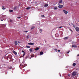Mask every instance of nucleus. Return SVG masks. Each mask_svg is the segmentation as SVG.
Wrapping results in <instances>:
<instances>
[{"label":"nucleus","mask_w":79,"mask_h":79,"mask_svg":"<svg viewBox=\"0 0 79 79\" xmlns=\"http://www.w3.org/2000/svg\"><path fill=\"white\" fill-rule=\"evenodd\" d=\"M77 73L76 72H74L72 73V75L73 76H75L76 75V73Z\"/></svg>","instance_id":"1"},{"label":"nucleus","mask_w":79,"mask_h":79,"mask_svg":"<svg viewBox=\"0 0 79 79\" xmlns=\"http://www.w3.org/2000/svg\"><path fill=\"white\" fill-rule=\"evenodd\" d=\"M63 6H63V5H60L58 6V8H63Z\"/></svg>","instance_id":"2"},{"label":"nucleus","mask_w":79,"mask_h":79,"mask_svg":"<svg viewBox=\"0 0 79 79\" xmlns=\"http://www.w3.org/2000/svg\"><path fill=\"white\" fill-rule=\"evenodd\" d=\"M63 11L64 13H65V14H68V11L64 10H63Z\"/></svg>","instance_id":"3"},{"label":"nucleus","mask_w":79,"mask_h":79,"mask_svg":"<svg viewBox=\"0 0 79 79\" xmlns=\"http://www.w3.org/2000/svg\"><path fill=\"white\" fill-rule=\"evenodd\" d=\"M77 32H79V28L78 27H76L75 28Z\"/></svg>","instance_id":"4"},{"label":"nucleus","mask_w":79,"mask_h":79,"mask_svg":"<svg viewBox=\"0 0 79 79\" xmlns=\"http://www.w3.org/2000/svg\"><path fill=\"white\" fill-rule=\"evenodd\" d=\"M28 44L29 45H34V44L33 43H28Z\"/></svg>","instance_id":"5"},{"label":"nucleus","mask_w":79,"mask_h":79,"mask_svg":"<svg viewBox=\"0 0 79 79\" xmlns=\"http://www.w3.org/2000/svg\"><path fill=\"white\" fill-rule=\"evenodd\" d=\"M13 52L14 54H15V55H17V53L16 52V51H13Z\"/></svg>","instance_id":"6"},{"label":"nucleus","mask_w":79,"mask_h":79,"mask_svg":"<svg viewBox=\"0 0 79 79\" xmlns=\"http://www.w3.org/2000/svg\"><path fill=\"white\" fill-rule=\"evenodd\" d=\"M15 45H18V42L17 41H15Z\"/></svg>","instance_id":"7"},{"label":"nucleus","mask_w":79,"mask_h":79,"mask_svg":"<svg viewBox=\"0 0 79 79\" xmlns=\"http://www.w3.org/2000/svg\"><path fill=\"white\" fill-rule=\"evenodd\" d=\"M72 47H74V48H76V47H77V46L76 45H72Z\"/></svg>","instance_id":"8"},{"label":"nucleus","mask_w":79,"mask_h":79,"mask_svg":"<svg viewBox=\"0 0 79 79\" xmlns=\"http://www.w3.org/2000/svg\"><path fill=\"white\" fill-rule=\"evenodd\" d=\"M48 4H45L44 5V7H47V6H48Z\"/></svg>","instance_id":"9"},{"label":"nucleus","mask_w":79,"mask_h":79,"mask_svg":"<svg viewBox=\"0 0 79 79\" xmlns=\"http://www.w3.org/2000/svg\"><path fill=\"white\" fill-rule=\"evenodd\" d=\"M63 2V1L62 0H61L60 1H59V3H62Z\"/></svg>","instance_id":"10"},{"label":"nucleus","mask_w":79,"mask_h":79,"mask_svg":"<svg viewBox=\"0 0 79 79\" xmlns=\"http://www.w3.org/2000/svg\"><path fill=\"white\" fill-rule=\"evenodd\" d=\"M68 39V37H66L65 38H64V40H67V39Z\"/></svg>","instance_id":"11"},{"label":"nucleus","mask_w":79,"mask_h":79,"mask_svg":"<svg viewBox=\"0 0 79 79\" xmlns=\"http://www.w3.org/2000/svg\"><path fill=\"white\" fill-rule=\"evenodd\" d=\"M27 66V64H25L24 65H22L23 68H24L25 66Z\"/></svg>","instance_id":"12"},{"label":"nucleus","mask_w":79,"mask_h":79,"mask_svg":"<svg viewBox=\"0 0 79 79\" xmlns=\"http://www.w3.org/2000/svg\"><path fill=\"white\" fill-rule=\"evenodd\" d=\"M31 57H32V58H33V57H34V55L33 54H31Z\"/></svg>","instance_id":"13"},{"label":"nucleus","mask_w":79,"mask_h":79,"mask_svg":"<svg viewBox=\"0 0 79 79\" xmlns=\"http://www.w3.org/2000/svg\"><path fill=\"white\" fill-rule=\"evenodd\" d=\"M17 8V7L16 6H15L14 8V10H16Z\"/></svg>","instance_id":"14"},{"label":"nucleus","mask_w":79,"mask_h":79,"mask_svg":"<svg viewBox=\"0 0 79 79\" xmlns=\"http://www.w3.org/2000/svg\"><path fill=\"white\" fill-rule=\"evenodd\" d=\"M44 53V52H43L42 51H41L40 52V55H43V54Z\"/></svg>","instance_id":"15"},{"label":"nucleus","mask_w":79,"mask_h":79,"mask_svg":"<svg viewBox=\"0 0 79 79\" xmlns=\"http://www.w3.org/2000/svg\"><path fill=\"white\" fill-rule=\"evenodd\" d=\"M42 30L41 29H40L39 32H40V33H42Z\"/></svg>","instance_id":"16"},{"label":"nucleus","mask_w":79,"mask_h":79,"mask_svg":"<svg viewBox=\"0 0 79 79\" xmlns=\"http://www.w3.org/2000/svg\"><path fill=\"white\" fill-rule=\"evenodd\" d=\"M76 63H74L73 64V66H76Z\"/></svg>","instance_id":"17"},{"label":"nucleus","mask_w":79,"mask_h":79,"mask_svg":"<svg viewBox=\"0 0 79 79\" xmlns=\"http://www.w3.org/2000/svg\"><path fill=\"white\" fill-rule=\"evenodd\" d=\"M58 9V8L56 7H55L54 8V10H57Z\"/></svg>","instance_id":"18"},{"label":"nucleus","mask_w":79,"mask_h":79,"mask_svg":"<svg viewBox=\"0 0 79 79\" xmlns=\"http://www.w3.org/2000/svg\"><path fill=\"white\" fill-rule=\"evenodd\" d=\"M72 44H73V45H76V43L74 42H73V43H72Z\"/></svg>","instance_id":"19"},{"label":"nucleus","mask_w":79,"mask_h":79,"mask_svg":"<svg viewBox=\"0 0 79 79\" xmlns=\"http://www.w3.org/2000/svg\"><path fill=\"white\" fill-rule=\"evenodd\" d=\"M8 69H12V67H8Z\"/></svg>","instance_id":"20"},{"label":"nucleus","mask_w":79,"mask_h":79,"mask_svg":"<svg viewBox=\"0 0 79 79\" xmlns=\"http://www.w3.org/2000/svg\"><path fill=\"white\" fill-rule=\"evenodd\" d=\"M35 28V27L34 26H33L32 27V28H31V30L33 29H34Z\"/></svg>","instance_id":"21"},{"label":"nucleus","mask_w":79,"mask_h":79,"mask_svg":"<svg viewBox=\"0 0 79 79\" xmlns=\"http://www.w3.org/2000/svg\"><path fill=\"white\" fill-rule=\"evenodd\" d=\"M26 47H27V48H30L31 47L27 46H26Z\"/></svg>","instance_id":"22"},{"label":"nucleus","mask_w":79,"mask_h":79,"mask_svg":"<svg viewBox=\"0 0 79 79\" xmlns=\"http://www.w3.org/2000/svg\"><path fill=\"white\" fill-rule=\"evenodd\" d=\"M13 10H9V12H10V13H11V12H13Z\"/></svg>","instance_id":"23"},{"label":"nucleus","mask_w":79,"mask_h":79,"mask_svg":"<svg viewBox=\"0 0 79 79\" xmlns=\"http://www.w3.org/2000/svg\"><path fill=\"white\" fill-rule=\"evenodd\" d=\"M41 17L42 18H44L45 17V16L43 15H41Z\"/></svg>","instance_id":"24"},{"label":"nucleus","mask_w":79,"mask_h":79,"mask_svg":"<svg viewBox=\"0 0 79 79\" xmlns=\"http://www.w3.org/2000/svg\"><path fill=\"white\" fill-rule=\"evenodd\" d=\"M39 48H37L35 49V50H36V51H37V50H39Z\"/></svg>","instance_id":"25"},{"label":"nucleus","mask_w":79,"mask_h":79,"mask_svg":"<svg viewBox=\"0 0 79 79\" xmlns=\"http://www.w3.org/2000/svg\"><path fill=\"white\" fill-rule=\"evenodd\" d=\"M30 8H31V7H27L26 8V9H27V10H29Z\"/></svg>","instance_id":"26"},{"label":"nucleus","mask_w":79,"mask_h":79,"mask_svg":"<svg viewBox=\"0 0 79 79\" xmlns=\"http://www.w3.org/2000/svg\"><path fill=\"white\" fill-rule=\"evenodd\" d=\"M26 38L27 39H29V35H27L26 36Z\"/></svg>","instance_id":"27"},{"label":"nucleus","mask_w":79,"mask_h":79,"mask_svg":"<svg viewBox=\"0 0 79 79\" xmlns=\"http://www.w3.org/2000/svg\"><path fill=\"white\" fill-rule=\"evenodd\" d=\"M29 50H30V51L31 52H32V49H29Z\"/></svg>","instance_id":"28"},{"label":"nucleus","mask_w":79,"mask_h":79,"mask_svg":"<svg viewBox=\"0 0 79 79\" xmlns=\"http://www.w3.org/2000/svg\"><path fill=\"white\" fill-rule=\"evenodd\" d=\"M24 32L27 33L28 32V31H24Z\"/></svg>","instance_id":"29"},{"label":"nucleus","mask_w":79,"mask_h":79,"mask_svg":"<svg viewBox=\"0 0 79 79\" xmlns=\"http://www.w3.org/2000/svg\"><path fill=\"white\" fill-rule=\"evenodd\" d=\"M73 25L74 27H76V26H75V25H74L73 24Z\"/></svg>","instance_id":"30"},{"label":"nucleus","mask_w":79,"mask_h":79,"mask_svg":"<svg viewBox=\"0 0 79 79\" xmlns=\"http://www.w3.org/2000/svg\"><path fill=\"white\" fill-rule=\"evenodd\" d=\"M62 27H62V26L59 27V28H62Z\"/></svg>","instance_id":"31"},{"label":"nucleus","mask_w":79,"mask_h":79,"mask_svg":"<svg viewBox=\"0 0 79 79\" xmlns=\"http://www.w3.org/2000/svg\"><path fill=\"white\" fill-rule=\"evenodd\" d=\"M70 52V51H68V52H67V53H69V52Z\"/></svg>","instance_id":"32"},{"label":"nucleus","mask_w":79,"mask_h":79,"mask_svg":"<svg viewBox=\"0 0 79 79\" xmlns=\"http://www.w3.org/2000/svg\"><path fill=\"white\" fill-rule=\"evenodd\" d=\"M2 9L3 10H5V7H3V8H2Z\"/></svg>","instance_id":"33"},{"label":"nucleus","mask_w":79,"mask_h":79,"mask_svg":"<svg viewBox=\"0 0 79 79\" xmlns=\"http://www.w3.org/2000/svg\"><path fill=\"white\" fill-rule=\"evenodd\" d=\"M54 50L55 51H57V49H54Z\"/></svg>","instance_id":"34"},{"label":"nucleus","mask_w":79,"mask_h":79,"mask_svg":"<svg viewBox=\"0 0 79 79\" xmlns=\"http://www.w3.org/2000/svg\"><path fill=\"white\" fill-rule=\"evenodd\" d=\"M18 18H19V19L20 18H21V17H18Z\"/></svg>","instance_id":"35"},{"label":"nucleus","mask_w":79,"mask_h":79,"mask_svg":"<svg viewBox=\"0 0 79 79\" xmlns=\"http://www.w3.org/2000/svg\"><path fill=\"white\" fill-rule=\"evenodd\" d=\"M59 74L60 75V76H61V74H60V73H59Z\"/></svg>","instance_id":"36"},{"label":"nucleus","mask_w":79,"mask_h":79,"mask_svg":"<svg viewBox=\"0 0 79 79\" xmlns=\"http://www.w3.org/2000/svg\"><path fill=\"white\" fill-rule=\"evenodd\" d=\"M58 35V34H55V36H56V35Z\"/></svg>","instance_id":"37"},{"label":"nucleus","mask_w":79,"mask_h":79,"mask_svg":"<svg viewBox=\"0 0 79 79\" xmlns=\"http://www.w3.org/2000/svg\"><path fill=\"white\" fill-rule=\"evenodd\" d=\"M22 52H23V53H24V51L23 50H22Z\"/></svg>","instance_id":"38"},{"label":"nucleus","mask_w":79,"mask_h":79,"mask_svg":"<svg viewBox=\"0 0 79 79\" xmlns=\"http://www.w3.org/2000/svg\"><path fill=\"white\" fill-rule=\"evenodd\" d=\"M58 52H60V50H58Z\"/></svg>","instance_id":"39"},{"label":"nucleus","mask_w":79,"mask_h":79,"mask_svg":"<svg viewBox=\"0 0 79 79\" xmlns=\"http://www.w3.org/2000/svg\"><path fill=\"white\" fill-rule=\"evenodd\" d=\"M1 21H3V19H1Z\"/></svg>","instance_id":"40"},{"label":"nucleus","mask_w":79,"mask_h":79,"mask_svg":"<svg viewBox=\"0 0 79 79\" xmlns=\"http://www.w3.org/2000/svg\"><path fill=\"white\" fill-rule=\"evenodd\" d=\"M70 31L72 32H73V31H72L71 30H70Z\"/></svg>","instance_id":"41"},{"label":"nucleus","mask_w":79,"mask_h":79,"mask_svg":"<svg viewBox=\"0 0 79 79\" xmlns=\"http://www.w3.org/2000/svg\"><path fill=\"white\" fill-rule=\"evenodd\" d=\"M68 76H70V74H68Z\"/></svg>","instance_id":"42"},{"label":"nucleus","mask_w":79,"mask_h":79,"mask_svg":"<svg viewBox=\"0 0 79 79\" xmlns=\"http://www.w3.org/2000/svg\"><path fill=\"white\" fill-rule=\"evenodd\" d=\"M77 56H79V54L77 55Z\"/></svg>","instance_id":"43"},{"label":"nucleus","mask_w":79,"mask_h":79,"mask_svg":"<svg viewBox=\"0 0 79 79\" xmlns=\"http://www.w3.org/2000/svg\"><path fill=\"white\" fill-rule=\"evenodd\" d=\"M3 26H4V27H5V25H4Z\"/></svg>","instance_id":"44"},{"label":"nucleus","mask_w":79,"mask_h":79,"mask_svg":"<svg viewBox=\"0 0 79 79\" xmlns=\"http://www.w3.org/2000/svg\"><path fill=\"white\" fill-rule=\"evenodd\" d=\"M18 43H20V42L19 41H18Z\"/></svg>","instance_id":"45"},{"label":"nucleus","mask_w":79,"mask_h":79,"mask_svg":"<svg viewBox=\"0 0 79 79\" xmlns=\"http://www.w3.org/2000/svg\"><path fill=\"white\" fill-rule=\"evenodd\" d=\"M24 55H25V54L24 53V54H23V56Z\"/></svg>","instance_id":"46"},{"label":"nucleus","mask_w":79,"mask_h":79,"mask_svg":"<svg viewBox=\"0 0 79 79\" xmlns=\"http://www.w3.org/2000/svg\"><path fill=\"white\" fill-rule=\"evenodd\" d=\"M9 56H11V55H9Z\"/></svg>","instance_id":"47"},{"label":"nucleus","mask_w":79,"mask_h":79,"mask_svg":"<svg viewBox=\"0 0 79 79\" xmlns=\"http://www.w3.org/2000/svg\"><path fill=\"white\" fill-rule=\"evenodd\" d=\"M22 63H23V62H22Z\"/></svg>","instance_id":"48"},{"label":"nucleus","mask_w":79,"mask_h":79,"mask_svg":"<svg viewBox=\"0 0 79 79\" xmlns=\"http://www.w3.org/2000/svg\"><path fill=\"white\" fill-rule=\"evenodd\" d=\"M56 37H58V36H56Z\"/></svg>","instance_id":"49"}]
</instances>
